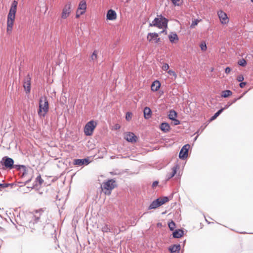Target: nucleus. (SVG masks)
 Here are the masks:
<instances>
[{
	"instance_id": "f257e3e1",
	"label": "nucleus",
	"mask_w": 253,
	"mask_h": 253,
	"mask_svg": "<svg viewBox=\"0 0 253 253\" xmlns=\"http://www.w3.org/2000/svg\"><path fill=\"white\" fill-rule=\"evenodd\" d=\"M17 4L18 2L16 0H14L12 2L7 15L6 32L8 34H10L11 33L13 29L15 19V14L17 11Z\"/></svg>"
},
{
	"instance_id": "f03ea898",
	"label": "nucleus",
	"mask_w": 253,
	"mask_h": 253,
	"mask_svg": "<svg viewBox=\"0 0 253 253\" xmlns=\"http://www.w3.org/2000/svg\"><path fill=\"white\" fill-rule=\"evenodd\" d=\"M168 20L167 19L162 15H160L158 17L155 18L152 23H150L149 26L157 27L159 29H162L163 30L160 32V34L165 33V35H167L166 29L168 28Z\"/></svg>"
},
{
	"instance_id": "7ed1b4c3",
	"label": "nucleus",
	"mask_w": 253,
	"mask_h": 253,
	"mask_svg": "<svg viewBox=\"0 0 253 253\" xmlns=\"http://www.w3.org/2000/svg\"><path fill=\"white\" fill-rule=\"evenodd\" d=\"M49 103L46 97H41L39 100V109L38 111L40 117H44L48 112Z\"/></svg>"
},
{
	"instance_id": "20e7f679",
	"label": "nucleus",
	"mask_w": 253,
	"mask_h": 253,
	"mask_svg": "<svg viewBox=\"0 0 253 253\" xmlns=\"http://www.w3.org/2000/svg\"><path fill=\"white\" fill-rule=\"evenodd\" d=\"M116 186L115 180L111 179L103 183L102 189L106 195H110L111 191Z\"/></svg>"
},
{
	"instance_id": "39448f33",
	"label": "nucleus",
	"mask_w": 253,
	"mask_h": 253,
	"mask_svg": "<svg viewBox=\"0 0 253 253\" xmlns=\"http://www.w3.org/2000/svg\"><path fill=\"white\" fill-rule=\"evenodd\" d=\"M97 125V123L93 120H91L87 123L84 127V134L86 136L91 135Z\"/></svg>"
},
{
	"instance_id": "423d86ee",
	"label": "nucleus",
	"mask_w": 253,
	"mask_h": 253,
	"mask_svg": "<svg viewBox=\"0 0 253 253\" xmlns=\"http://www.w3.org/2000/svg\"><path fill=\"white\" fill-rule=\"evenodd\" d=\"M72 4L70 1L67 2L63 6L61 17L63 19H66L69 17L72 12Z\"/></svg>"
},
{
	"instance_id": "0eeeda50",
	"label": "nucleus",
	"mask_w": 253,
	"mask_h": 253,
	"mask_svg": "<svg viewBox=\"0 0 253 253\" xmlns=\"http://www.w3.org/2000/svg\"><path fill=\"white\" fill-rule=\"evenodd\" d=\"M86 1L84 0H81L79 4L78 8L76 11V17L78 18L81 15L84 14L86 11Z\"/></svg>"
},
{
	"instance_id": "6e6552de",
	"label": "nucleus",
	"mask_w": 253,
	"mask_h": 253,
	"mask_svg": "<svg viewBox=\"0 0 253 253\" xmlns=\"http://www.w3.org/2000/svg\"><path fill=\"white\" fill-rule=\"evenodd\" d=\"M217 13L221 24H227L229 23V19L225 12L220 10Z\"/></svg>"
},
{
	"instance_id": "1a4fd4ad",
	"label": "nucleus",
	"mask_w": 253,
	"mask_h": 253,
	"mask_svg": "<svg viewBox=\"0 0 253 253\" xmlns=\"http://www.w3.org/2000/svg\"><path fill=\"white\" fill-rule=\"evenodd\" d=\"M124 136L125 139L132 143H135L138 140V137L133 132H125L124 134Z\"/></svg>"
},
{
	"instance_id": "9d476101",
	"label": "nucleus",
	"mask_w": 253,
	"mask_h": 253,
	"mask_svg": "<svg viewBox=\"0 0 253 253\" xmlns=\"http://www.w3.org/2000/svg\"><path fill=\"white\" fill-rule=\"evenodd\" d=\"M147 39L149 42H154L155 43H157L160 42L159 34L155 32L148 33Z\"/></svg>"
},
{
	"instance_id": "9b49d317",
	"label": "nucleus",
	"mask_w": 253,
	"mask_h": 253,
	"mask_svg": "<svg viewBox=\"0 0 253 253\" xmlns=\"http://www.w3.org/2000/svg\"><path fill=\"white\" fill-rule=\"evenodd\" d=\"M31 78L29 75H28L24 79L23 83V87L26 92L29 93L31 90Z\"/></svg>"
},
{
	"instance_id": "f8f14e48",
	"label": "nucleus",
	"mask_w": 253,
	"mask_h": 253,
	"mask_svg": "<svg viewBox=\"0 0 253 253\" xmlns=\"http://www.w3.org/2000/svg\"><path fill=\"white\" fill-rule=\"evenodd\" d=\"M190 146L189 144H186L183 146L181 148L179 154V157L181 159H185L188 156V150Z\"/></svg>"
},
{
	"instance_id": "ddd939ff",
	"label": "nucleus",
	"mask_w": 253,
	"mask_h": 253,
	"mask_svg": "<svg viewBox=\"0 0 253 253\" xmlns=\"http://www.w3.org/2000/svg\"><path fill=\"white\" fill-rule=\"evenodd\" d=\"M45 216H47V213L44 212L43 210L40 209L39 210H36L35 211L34 221L35 222H38L40 220L41 217H43Z\"/></svg>"
},
{
	"instance_id": "4468645a",
	"label": "nucleus",
	"mask_w": 253,
	"mask_h": 253,
	"mask_svg": "<svg viewBox=\"0 0 253 253\" xmlns=\"http://www.w3.org/2000/svg\"><path fill=\"white\" fill-rule=\"evenodd\" d=\"M2 161L4 166L6 168L11 169L13 167L14 161L12 159L8 158L7 157H4L2 158Z\"/></svg>"
},
{
	"instance_id": "2eb2a0df",
	"label": "nucleus",
	"mask_w": 253,
	"mask_h": 253,
	"mask_svg": "<svg viewBox=\"0 0 253 253\" xmlns=\"http://www.w3.org/2000/svg\"><path fill=\"white\" fill-rule=\"evenodd\" d=\"M89 164V160L87 159H75L73 161L74 165L83 166L84 164L87 165Z\"/></svg>"
},
{
	"instance_id": "dca6fc26",
	"label": "nucleus",
	"mask_w": 253,
	"mask_h": 253,
	"mask_svg": "<svg viewBox=\"0 0 253 253\" xmlns=\"http://www.w3.org/2000/svg\"><path fill=\"white\" fill-rule=\"evenodd\" d=\"M106 17L108 20H114L117 18V14L114 10L110 9L107 12Z\"/></svg>"
},
{
	"instance_id": "f3484780",
	"label": "nucleus",
	"mask_w": 253,
	"mask_h": 253,
	"mask_svg": "<svg viewBox=\"0 0 253 253\" xmlns=\"http://www.w3.org/2000/svg\"><path fill=\"white\" fill-rule=\"evenodd\" d=\"M161 85V83L159 81H155L152 83L151 85V90L154 92L158 91L160 89Z\"/></svg>"
},
{
	"instance_id": "a211bd4d",
	"label": "nucleus",
	"mask_w": 253,
	"mask_h": 253,
	"mask_svg": "<svg viewBox=\"0 0 253 253\" xmlns=\"http://www.w3.org/2000/svg\"><path fill=\"white\" fill-rule=\"evenodd\" d=\"M169 39L171 43H176L179 40L177 35L174 33H171L170 35H169Z\"/></svg>"
},
{
	"instance_id": "6ab92c4d",
	"label": "nucleus",
	"mask_w": 253,
	"mask_h": 253,
	"mask_svg": "<svg viewBox=\"0 0 253 253\" xmlns=\"http://www.w3.org/2000/svg\"><path fill=\"white\" fill-rule=\"evenodd\" d=\"M144 117L146 119H149L151 117L152 111L149 107H146L143 111Z\"/></svg>"
},
{
	"instance_id": "aec40b11",
	"label": "nucleus",
	"mask_w": 253,
	"mask_h": 253,
	"mask_svg": "<svg viewBox=\"0 0 253 253\" xmlns=\"http://www.w3.org/2000/svg\"><path fill=\"white\" fill-rule=\"evenodd\" d=\"M160 129L164 132H168L170 130V127L169 124L162 123L160 126Z\"/></svg>"
},
{
	"instance_id": "412c9836",
	"label": "nucleus",
	"mask_w": 253,
	"mask_h": 253,
	"mask_svg": "<svg viewBox=\"0 0 253 253\" xmlns=\"http://www.w3.org/2000/svg\"><path fill=\"white\" fill-rule=\"evenodd\" d=\"M180 250V246L179 245H173L169 247V250L171 253H178Z\"/></svg>"
},
{
	"instance_id": "4be33fe9",
	"label": "nucleus",
	"mask_w": 253,
	"mask_h": 253,
	"mask_svg": "<svg viewBox=\"0 0 253 253\" xmlns=\"http://www.w3.org/2000/svg\"><path fill=\"white\" fill-rule=\"evenodd\" d=\"M160 206H161L157 199L156 200L152 202V203L150 204L148 208L149 210L155 209Z\"/></svg>"
},
{
	"instance_id": "5701e85b",
	"label": "nucleus",
	"mask_w": 253,
	"mask_h": 253,
	"mask_svg": "<svg viewBox=\"0 0 253 253\" xmlns=\"http://www.w3.org/2000/svg\"><path fill=\"white\" fill-rule=\"evenodd\" d=\"M179 167L177 165L174 166L171 169V172L169 173L168 177L169 178H172L174 176L177 172V170L178 169Z\"/></svg>"
},
{
	"instance_id": "b1692460",
	"label": "nucleus",
	"mask_w": 253,
	"mask_h": 253,
	"mask_svg": "<svg viewBox=\"0 0 253 253\" xmlns=\"http://www.w3.org/2000/svg\"><path fill=\"white\" fill-rule=\"evenodd\" d=\"M183 235V232L181 230H175L173 233V236L174 238H179L181 237Z\"/></svg>"
},
{
	"instance_id": "393cba45",
	"label": "nucleus",
	"mask_w": 253,
	"mask_h": 253,
	"mask_svg": "<svg viewBox=\"0 0 253 253\" xmlns=\"http://www.w3.org/2000/svg\"><path fill=\"white\" fill-rule=\"evenodd\" d=\"M232 94V92L230 90H223L221 92V96L222 97L226 98Z\"/></svg>"
},
{
	"instance_id": "a878e982",
	"label": "nucleus",
	"mask_w": 253,
	"mask_h": 253,
	"mask_svg": "<svg viewBox=\"0 0 253 253\" xmlns=\"http://www.w3.org/2000/svg\"><path fill=\"white\" fill-rule=\"evenodd\" d=\"M177 116V113L174 110H170L169 114V118L170 120H174Z\"/></svg>"
},
{
	"instance_id": "bb28decb",
	"label": "nucleus",
	"mask_w": 253,
	"mask_h": 253,
	"mask_svg": "<svg viewBox=\"0 0 253 253\" xmlns=\"http://www.w3.org/2000/svg\"><path fill=\"white\" fill-rule=\"evenodd\" d=\"M160 206L165 204L169 201V198L167 197H164L163 198H159L158 199Z\"/></svg>"
},
{
	"instance_id": "cd10ccee",
	"label": "nucleus",
	"mask_w": 253,
	"mask_h": 253,
	"mask_svg": "<svg viewBox=\"0 0 253 253\" xmlns=\"http://www.w3.org/2000/svg\"><path fill=\"white\" fill-rule=\"evenodd\" d=\"M224 108H222L218 110L215 114L211 117V118L210 119V121H212L215 120L223 111Z\"/></svg>"
},
{
	"instance_id": "c85d7f7f",
	"label": "nucleus",
	"mask_w": 253,
	"mask_h": 253,
	"mask_svg": "<svg viewBox=\"0 0 253 253\" xmlns=\"http://www.w3.org/2000/svg\"><path fill=\"white\" fill-rule=\"evenodd\" d=\"M101 230L104 233L105 232H109L110 231V227L108 224H104L102 227H101Z\"/></svg>"
},
{
	"instance_id": "c756f323",
	"label": "nucleus",
	"mask_w": 253,
	"mask_h": 253,
	"mask_svg": "<svg viewBox=\"0 0 253 253\" xmlns=\"http://www.w3.org/2000/svg\"><path fill=\"white\" fill-rule=\"evenodd\" d=\"M90 58L92 61H97V51L94 50L90 56Z\"/></svg>"
},
{
	"instance_id": "7c9ffc66",
	"label": "nucleus",
	"mask_w": 253,
	"mask_h": 253,
	"mask_svg": "<svg viewBox=\"0 0 253 253\" xmlns=\"http://www.w3.org/2000/svg\"><path fill=\"white\" fill-rule=\"evenodd\" d=\"M174 5L179 6L183 3V0H171Z\"/></svg>"
},
{
	"instance_id": "2f4dec72",
	"label": "nucleus",
	"mask_w": 253,
	"mask_h": 253,
	"mask_svg": "<svg viewBox=\"0 0 253 253\" xmlns=\"http://www.w3.org/2000/svg\"><path fill=\"white\" fill-rule=\"evenodd\" d=\"M200 20L198 19H195L192 21L191 25L190 26L191 28H194L198 24Z\"/></svg>"
},
{
	"instance_id": "473e14b6",
	"label": "nucleus",
	"mask_w": 253,
	"mask_h": 253,
	"mask_svg": "<svg viewBox=\"0 0 253 253\" xmlns=\"http://www.w3.org/2000/svg\"><path fill=\"white\" fill-rule=\"evenodd\" d=\"M169 227L170 230H173L175 227V223L173 221H171L169 223Z\"/></svg>"
},
{
	"instance_id": "72a5a7b5",
	"label": "nucleus",
	"mask_w": 253,
	"mask_h": 253,
	"mask_svg": "<svg viewBox=\"0 0 253 253\" xmlns=\"http://www.w3.org/2000/svg\"><path fill=\"white\" fill-rule=\"evenodd\" d=\"M238 64L244 67L247 64V62L244 59H242L238 61Z\"/></svg>"
},
{
	"instance_id": "f704fd0d",
	"label": "nucleus",
	"mask_w": 253,
	"mask_h": 253,
	"mask_svg": "<svg viewBox=\"0 0 253 253\" xmlns=\"http://www.w3.org/2000/svg\"><path fill=\"white\" fill-rule=\"evenodd\" d=\"M168 73L170 75V76H172L173 77H174V78H177V75L176 74V73L172 70H169L168 71Z\"/></svg>"
},
{
	"instance_id": "c9c22d12",
	"label": "nucleus",
	"mask_w": 253,
	"mask_h": 253,
	"mask_svg": "<svg viewBox=\"0 0 253 253\" xmlns=\"http://www.w3.org/2000/svg\"><path fill=\"white\" fill-rule=\"evenodd\" d=\"M200 48L202 50L206 51L207 49V45L205 42H202L200 44Z\"/></svg>"
},
{
	"instance_id": "e433bc0d",
	"label": "nucleus",
	"mask_w": 253,
	"mask_h": 253,
	"mask_svg": "<svg viewBox=\"0 0 253 253\" xmlns=\"http://www.w3.org/2000/svg\"><path fill=\"white\" fill-rule=\"evenodd\" d=\"M162 69L164 71H168V69H169V64L167 63H164L162 67Z\"/></svg>"
},
{
	"instance_id": "4c0bfd02",
	"label": "nucleus",
	"mask_w": 253,
	"mask_h": 253,
	"mask_svg": "<svg viewBox=\"0 0 253 253\" xmlns=\"http://www.w3.org/2000/svg\"><path fill=\"white\" fill-rule=\"evenodd\" d=\"M132 114L129 112H127L126 115V119L127 121H129L131 119Z\"/></svg>"
},
{
	"instance_id": "58836bf2",
	"label": "nucleus",
	"mask_w": 253,
	"mask_h": 253,
	"mask_svg": "<svg viewBox=\"0 0 253 253\" xmlns=\"http://www.w3.org/2000/svg\"><path fill=\"white\" fill-rule=\"evenodd\" d=\"M242 96H240V97H239L238 98H236L232 102V103H229L228 102V104L225 106V107H224V109L225 108H227L229 106H230L232 103H235L236 101H237V100H238L239 99L241 98Z\"/></svg>"
},
{
	"instance_id": "ea45409f",
	"label": "nucleus",
	"mask_w": 253,
	"mask_h": 253,
	"mask_svg": "<svg viewBox=\"0 0 253 253\" xmlns=\"http://www.w3.org/2000/svg\"><path fill=\"white\" fill-rule=\"evenodd\" d=\"M173 121V124L174 125H178L179 124H180V121L177 119H176V118L174 119V120H172Z\"/></svg>"
},
{
	"instance_id": "a19ab883",
	"label": "nucleus",
	"mask_w": 253,
	"mask_h": 253,
	"mask_svg": "<svg viewBox=\"0 0 253 253\" xmlns=\"http://www.w3.org/2000/svg\"><path fill=\"white\" fill-rule=\"evenodd\" d=\"M121 127L120 125L116 124L113 126V129L115 130H117L120 129Z\"/></svg>"
},
{
	"instance_id": "79ce46f5",
	"label": "nucleus",
	"mask_w": 253,
	"mask_h": 253,
	"mask_svg": "<svg viewBox=\"0 0 253 253\" xmlns=\"http://www.w3.org/2000/svg\"><path fill=\"white\" fill-rule=\"evenodd\" d=\"M159 182L157 181H154L152 184V188H155L158 185Z\"/></svg>"
},
{
	"instance_id": "37998d69",
	"label": "nucleus",
	"mask_w": 253,
	"mask_h": 253,
	"mask_svg": "<svg viewBox=\"0 0 253 253\" xmlns=\"http://www.w3.org/2000/svg\"><path fill=\"white\" fill-rule=\"evenodd\" d=\"M231 69L230 67H227L225 68V72L227 74H228L230 73Z\"/></svg>"
},
{
	"instance_id": "c03bdc74",
	"label": "nucleus",
	"mask_w": 253,
	"mask_h": 253,
	"mask_svg": "<svg viewBox=\"0 0 253 253\" xmlns=\"http://www.w3.org/2000/svg\"><path fill=\"white\" fill-rule=\"evenodd\" d=\"M237 80L238 82H242L244 80V77L243 76H239L237 77Z\"/></svg>"
},
{
	"instance_id": "a18cd8bd",
	"label": "nucleus",
	"mask_w": 253,
	"mask_h": 253,
	"mask_svg": "<svg viewBox=\"0 0 253 253\" xmlns=\"http://www.w3.org/2000/svg\"><path fill=\"white\" fill-rule=\"evenodd\" d=\"M246 85V82H242L240 84L239 86L241 88H243Z\"/></svg>"
},
{
	"instance_id": "49530a36",
	"label": "nucleus",
	"mask_w": 253,
	"mask_h": 253,
	"mask_svg": "<svg viewBox=\"0 0 253 253\" xmlns=\"http://www.w3.org/2000/svg\"><path fill=\"white\" fill-rule=\"evenodd\" d=\"M34 224V222H32V221L30 222L29 224V227L34 229V228L33 227Z\"/></svg>"
},
{
	"instance_id": "de8ad7c7",
	"label": "nucleus",
	"mask_w": 253,
	"mask_h": 253,
	"mask_svg": "<svg viewBox=\"0 0 253 253\" xmlns=\"http://www.w3.org/2000/svg\"><path fill=\"white\" fill-rule=\"evenodd\" d=\"M0 186H1V187H6V186L4 185V184H0Z\"/></svg>"
},
{
	"instance_id": "09e8293b",
	"label": "nucleus",
	"mask_w": 253,
	"mask_h": 253,
	"mask_svg": "<svg viewBox=\"0 0 253 253\" xmlns=\"http://www.w3.org/2000/svg\"><path fill=\"white\" fill-rule=\"evenodd\" d=\"M251 1H252V2H253V0H251Z\"/></svg>"
}]
</instances>
